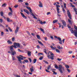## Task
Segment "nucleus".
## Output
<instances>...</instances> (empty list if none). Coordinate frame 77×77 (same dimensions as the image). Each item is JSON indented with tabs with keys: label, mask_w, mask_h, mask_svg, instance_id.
I'll list each match as a JSON object with an SVG mask.
<instances>
[{
	"label": "nucleus",
	"mask_w": 77,
	"mask_h": 77,
	"mask_svg": "<svg viewBox=\"0 0 77 77\" xmlns=\"http://www.w3.org/2000/svg\"><path fill=\"white\" fill-rule=\"evenodd\" d=\"M55 68H56V69H59V71L60 72V73L62 74L63 73V71H65V69H64V67H63L61 65H59V67L58 66L56 65V64H55L54 65ZM62 69L63 71H62Z\"/></svg>",
	"instance_id": "1"
},
{
	"label": "nucleus",
	"mask_w": 77,
	"mask_h": 77,
	"mask_svg": "<svg viewBox=\"0 0 77 77\" xmlns=\"http://www.w3.org/2000/svg\"><path fill=\"white\" fill-rule=\"evenodd\" d=\"M48 59H51V60H53L54 59V54L52 53V52L49 51V53H48Z\"/></svg>",
	"instance_id": "2"
},
{
	"label": "nucleus",
	"mask_w": 77,
	"mask_h": 77,
	"mask_svg": "<svg viewBox=\"0 0 77 77\" xmlns=\"http://www.w3.org/2000/svg\"><path fill=\"white\" fill-rule=\"evenodd\" d=\"M17 48L16 46H14V45H12L10 46V51L11 52V54H12L13 56L14 54H16V52L14 50L13 48Z\"/></svg>",
	"instance_id": "3"
},
{
	"label": "nucleus",
	"mask_w": 77,
	"mask_h": 77,
	"mask_svg": "<svg viewBox=\"0 0 77 77\" xmlns=\"http://www.w3.org/2000/svg\"><path fill=\"white\" fill-rule=\"evenodd\" d=\"M74 28L75 30H74V33L75 36L77 38V27L75 25H74Z\"/></svg>",
	"instance_id": "4"
},
{
	"label": "nucleus",
	"mask_w": 77,
	"mask_h": 77,
	"mask_svg": "<svg viewBox=\"0 0 77 77\" xmlns=\"http://www.w3.org/2000/svg\"><path fill=\"white\" fill-rule=\"evenodd\" d=\"M26 8L28 9L29 11H30V12L31 13V15L34 16V15H33V14L32 12V10L31 8L29 6H26Z\"/></svg>",
	"instance_id": "5"
},
{
	"label": "nucleus",
	"mask_w": 77,
	"mask_h": 77,
	"mask_svg": "<svg viewBox=\"0 0 77 77\" xmlns=\"http://www.w3.org/2000/svg\"><path fill=\"white\" fill-rule=\"evenodd\" d=\"M67 13L68 17L69 19H70V20H71V19H72V17H71V13H70L69 11V10L67 11Z\"/></svg>",
	"instance_id": "6"
},
{
	"label": "nucleus",
	"mask_w": 77,
	"mask_h": 77,
	"mask_svg": "<svg viewBox=\"0 0 77 77\" xmlns=\"http://www.w3.org/2000/svg\"><path fill=\"white\" fill-rule=\"evenodd\" d=\"M14 47H18V48H20V45L19 43H14Z\"/></svg>",
	"instance_id": "7"
},
{
	"label": "nucleus",
	"mask_w": 77,
	"mask_h": 77,
	"mask_svg": "<svg viewBox=\"0 0 77 77\" xmlns=\"http://www.w3.org/2000/svg\"><path fill=\"white\" fill-rule=\"evenodd\" d=\"M17 58L18 59V61L20 62V63H22V61H21V60H23V58H21V57H17Z\"/></svg>",
	"instance_id": "8"
},
{
	"label": "nucleus",
	"mask_w": 77,
	"mask_h": 77,
	"mask_svg": "<svg viewBox=\"0 0 77 77\" xmlns=\"http://www.w3.org/2000/svg\"><path fill=\"white\" fill-rule=\"evenodd\" d=\"M19 30V27H17L16 29L15 30V35H17L18 32Z\"/></svg>",
	"instance_id": "9"
},
{
	"label": "nucleus",
	"mask_w": 77,
	"mask_h": 77,
	"mask_svg": "<svg viewBox=\"0 0 77 77\" xmlns=\"http://www.w3.org/2000/svg\"><path fill=\"white\" fill-rule=\"evenodd\" d=\"M61 22H62V23L64 26L65 27L66 26V22H65V21L63 20H62Z\"/></svg>",
	"instance_id": "10"
},
{
	"label": "nucleus",
	"mask_w": 77,
	"mask_h": 77,
	"mask_svg": "<svg viewBox=\"0 0 77 77\" xmlns=\"http://www.w3.org/2000/svg\"><path fill=\"white\" fill-rule=\"evenodd\" d=\"M20 14H21V15L22 17H23V18H25V19H27V17H25V16L24 15V14H23V13L21 12H20Z\"/></svg>",
	"instance_id": "11"
},
{
	"label": "nucleus",
	"mask_w": 77,
	"mask_h": 77,
	"mask_svg": "<svg viewBox=\"0 0 77 77\" xmlns=\"http://www.w3.org/2000/svg\"><path fill=\"white\" fill-rule=\"evenodd\" d=\"M39 4L38 5L41 8H42V7H43V6L42 5V2H39Z\"/></svg>",
	"instance_id": "12"
},
{
	"label": "nucleus",
	"mask_w": 77,
	"mask_h": 77,
	"mask_svg": "<svg viewBox=\"0 0 77 77\" xmlns=\"http://www.w3.org/2000/svg\"><path fill=\"white\" fill-rule=\"evenodd\" d=\"M7 43L8 44H9L10 45H11L12 44V42L11 40H8L7 41Z\"/></svg>",
	"instance_id": "13"
},
{
	"label": "nucleus",
	"mask_w": 77,
	"mask_h": 77,
	"mask_svg": "<svg viewBox=\"0 0 77 77\" xmlns=\"http://www.w3.org/2000/svg\"><path fill=\"white\" fill-rule=\"evenodd\" d=\"M30 71H31V72H34V70H33V66H32V67L30 68Z\"/></svg>",
	"instance_id": "14"
},
{
	"label": "nucleus",
	"mask_w": 77,
	"mask_h": 77,
	"mask_svg": "<svg viewBox=\"0 0 77 77\" xmlns=\"http://www.w3.org/2000/svg\"><path fill=\"white\" fill-rule=\"evenodd\" d=\"M23 11L25 12H26V13L28 15L29 14V11H27V10L23 9Z\"/></svg>",
	"instance_id": "15"
},
{
	"label": "nucleus",
	"mask_w": 77,
	"mask_h": 77,
	"mask_svg": "<svg viewBox=\"0 0 77 77\" xmlns=\"http://www.w3.org/2000/svg\"><path fill=\"white\" fill-rule=\"evenodd\" d=\"M7 20L8 22H11V21H12V20H10V19L9 18H7Z\"/></svg>",
	"instance_id": "16"
},
{
	"label": "nucleus",
	"mask_w": 77,
	"mask_h": 77,
	"mask_svg": "<svg viewBox=\"0 0 77 77\" xmlns=\"http://www.w3.org/2000/svg\"><path fill=\"white\" fill-rule=\"evenodd\" d=\"M69 30H70L72 33H74V30H73V29L71 28L70 29H69Z\"/></svg>",
	"instance_id": "17"
},
{
	"label": "nucleus",
	"mask_w": 77,
	"mask_h": 77,
	"mask_svg": "<svg viewBox=\"0 0 77 77\" xmlns=\"http://www.w3.org/2000/svg\"><path fill=\"white\" fill-rule=\"evenodd\" d=\"M38 41L39 44H40V45H42V46H43L44 44H42V42H41V41L39 40H38Z\"/></svg>",
	"instance_id": "18"
},
{
	"label": "nucleus",
	"mask_w": 77,
	"mask_h": 77,
	"mask_svg": "<svg viewBox=\"0 0 77 77\" xmlns=\"http://www.w3.org/2000/svg\"><path fill=\"white\" fill-rule=\"evenodd\" d=\"M28 56H31V52L30 51L28 52Z\"/></svg>",
	"instance_id": "19"
},
{
	"label": "nucleus",
	"mask_w": 77,
	"mask_h": 77,
	"mask_svg": "<svg viewBox=\"0 0 77 77\" xmlns=\"http://www.w3.org/2000/svg\"><path fill=\"white\" fill-rule=\"evenodd\" d=\"M11 40L12 42H14V41H15V37H12L11 38Z\"/></svg>",
	"instance_id": "20"
},
{
	"label": "nucleus",
	"mask_w": 77,
	"mask_h": 77,
	"mask_svg": "<svg viewBox=\"0 0 77 77\" xmlns=\"http://www.w3.org/2000/svg\"><path fill=\"white\" fill-rule=\"evenodd\" d=\"M47 50L46 49H44L43 50V51L44 52V53H45L46 54H47Z\"/></svg>",
	"instance_id": "21"
},
{
	"label": "nucleus",
	"mask_w": 77,
	"mask_h": 77,
	"mask_svg": "<svg viewBox=\"0 0 77 77\" xmlns=\"http://www.w3.org/2000/svg\"><path fill=\"white\" fill-rule=\"evenodd\" d=\"M51 49H52V50H55L56 49V47L54 48L53 46L52 45L51 46Z\"/></svg>",
	"instance_id": "22"
},
{
	"label": "nucleus",
	"mask_w": 77,
	"mask_h": 77,
	"mask_svg": "<svg viewBox=\"0 0 77 77\" xmlns=\"http://www.w3.org/2000/svg\"><path fill=\"white\" fill-rule=\"evenodd\" d=\"M58 21L57 20H54L53 21V23L54 24V23H57Z\"/></svg>",
	"instance_id": "23"
},
{
	"label": "nucleus",
	"mask_w": 77,
	"mask_h": 77,
	"mask_svg": "<svg viewBox=\"0 0 77 77\" xmlns=\"http://www.w3.org/2000/svg\"><path fill=\"white\" fill-rule=\"evenodd\" d=\"M37 38L38 39H41V37H40V36L39 35H37Z\"/></svg>",
	"instance_id": "24"
},
{
	"label": "nucleus",
	"mask_w": 77,
	"mask_h": 77,
	"mask_svg": "<svg viewBox=\"0 0 77 77\" xmlns=\"http://www.w3.org/2000/svg\"><path fill=\"white\" fill-rule=\"evenodd\" d=\"M63 5H64V8L65 9H66V3H63Z\"/></svg>",
	"instance_id": "25"
},
{
	"label": "nucleus",
	"mask_w": 77,
	"mask_h": 77,
	"mask_svg": "<svg viewBox=\"0 0 77 77\" xmlns=\"http://www.w3.org/2000/svg\"><path fill=\"white\" fill-rule=\"evenodd\" d=\"M61 6V8L62 9H64V7H63V5H62V3H61L60 4Z\"/></svg>",
	"instance_id": "26"
},
{
	"label": "nucleus",
	"mask_w": 77,
	"mask_h": 77,
	"mask_svg": "<svg viewBox=\"0 0 77 77\" xmlns=\"http://www.w3.org/2000/svg\"><path fill=\"white\" fill-rule=\"evenodd\" d=\"M40 30H41V31H42V32H43V33H45V32H44V29H42V28H40Z\"/></svg>",
	"instance_id": "27"
},
{
	"label": "nucleus",
	"mask_w": 77,
	"mask_h": 77,
	"mask_svg": "<svg viewBox=\"0 0 77 77\" xmlns=\"http://www.w3.org/2000/svg\"><path fill=\"white\" fill-rule=\"evenodd\" d=\"M51 68V66L49 65L47 68V69H48V70H49L50 68Z\"/></svg>",
	"instance_id": "28"
},
{
	"label": "nucleus",
	"mask_w": 77,
	"mask_h": 77,
	"mask_svg": "<svg viewBox=\"0 0 77 77\" xmlns=\"http://www.w3.org/2000/svg\"><path fill=\"white\" fill-rule=\"evenodd\" d=\"M74 11H75V13L76 14H77V8H74Z\"/></svg>",
	"instance_id": "29"
},
{
	"label": "nucleus",
	"mask_w": 77,
	"mask_h": 77,
	"mask_svg": "<svg viewBox=\"0 0 77 77\" xmlns=\"http://www.w3.org/2000/svg\"><path fill=\"white\" fill-rule=\"evenodd\" d=\"M65 66L66 68H69V66L67 65L66 64Z\"/></svg>",
	"instance_id": "30"
},
{
	"label": "nucleus",
	"mask_w": 77,
	"mask_h": 77,
	"mask_svg": "<svg viewBox=\"0 0 77 77\" xmlns=\"http://www.w3.org/2000/svg\"><path fill=\"white\" fill-rule=\"evenodd\" d=\"M33 16L32 15V16L33 18H35V19H36V20H37V19H38L37 18V17H36V16H35V15L33 14Z\"/></svg>",
	"instance_id": "31"
},
{
	"label": "nucleus",
	"mask_w": 77,
	"mask_h": 77,
	"mask_svg": "<svg viewBox=\"0 0 77 77\" xmlns=\"http://www.w3.org/2000/svg\"><path fill=\"white\" fill-rule=\"evenodd\" d=\"M70 4L72 8H75V6H74V5H72V3H70Z\"/></svg>",
	"instance_id": "32"
},
{
	"label": "nucleus",
	"mask_w": 77,
	"mask_h": 77,
	"mask_svg": "<svg viewBox=\"0 0 77 77\" xmlns=\"http://www.w3.org/2000/svg\"><path fill=\"white\" fill-rule=\"evenodd\" d=\"M36 62V59H35L33 60V63H35Z\"/></svg>",
	"instance_id": "33"
},
{
	"label": "nucleus",
	"mask_w": 77,
	"mask_h": 77,
	"mask_svg": "<svg viewBox=\"0 0 77 77\" xmlns=\"http://www.w3.org/2000/svg\"><path fill=\"white\" fill-rule=\"evenodd\" d=\"M8 29L10 31V32H12V29H11V28L10 27H8Z\"/></svg>",
	"instance_id": "34"
},
{
	"label": "nucleus",
	"mask_w": 77,
	"mask_h": 77,
	"mask_svg": "<svg viewBox=\"0 0 77 77\" xmlns=\"http://www.w3.org/2000/svg\"><path fill=\"white\" fill-rule=\"evenodd\" d=\"M43 62L46 64H48V62L45 60H44Z\"/></svg>",
	"instance_id": "35"
},
{
	"label": "nucleus",
	"mask_w": 77,
	"mask_h": 77,
	"mask_svg": "<svg viewBox=\"0 0 77 77\" xmlns=\"http://www.w3.org/2000/svg\"><path fill=\"white\" fill-rule=\"evenodd\" d=\"M9 9L10 10L11 12H12V13H13V11H12V8H11L9 7Z\"/></svg>",
	"instance_id": "36"
},
{
	"label": "nucleus",
	"mask_w": 77,
	"mask_h": 77,
	"mask_svg": "<svg viewBox=\"0 0 77 77\" xmlns=\"http://www.w3.org/2000/svg\"><path fill=\"white\" fill-rule=\"evenodd\" d=\"M68 21L70 24H72V22H71V20H70L69 19H68Z\"/></svg>",
	"instance_id": "37"
},
{
	"label": "nucleus",
	"mask_w": 77,
	"mask_h": 77,
	"mask_svg": "<svg viewBox=\"0 0 77 77\" xmlns=\"http://www.w3.org/2000/svg\"><path fill=\"white\" fill-rule=\"evenodd\" d=\"M57 39H58L59 41H62V39H61V38H60V37H58L57 38Z\"/></svg>",
	"instance_id": "38"
},
{
	"label": "nucleus",
	"mask_w": 77,
	"mask_h": 77,
	"mask_svg": "<svg viewBox=\"0 0 77 77\" xmlns=\"http://www.w3.org/2000/svg\"><path fill=\"white\" fill-rule=\"evenodd\" d=\"M19 56H20V57H22L21 58H23V59H26V57H23V55H20Z\"/></svg>",
	"instance_id": "39"
},
{
	"label": "nucleus",
	"mask_w": 77,
	"mask_h": 77,
	"mask_svg": "<svg viewBox=\"0 0 77 77\" xmlns=\"http://www.w3.org/2000/svg\"><path fill=\"white\" fill-rule=\"evenodd\" d=\"M56 51L57 53H60V51L59 49H56Z\"/></svg>",
	"instance_id": "40"
},
{
	"label": "nucleus",
	"mask_w": 77,
	"mask_h": 77,
	"mask_svg": "<svg viewBox=\"0 0 77 77\" xmlns=\"http://www.w3.org/2000/svg\"><path fill=\"white\" fill-rule=\"evenodd\" d=\"M12 60H15V57L12 56Z\"/></svg>",
	"instance_id": "41"
},
{
	"label": "nucleus",
	"mask_w": 77,
	"mask_h": 77,
	"mask_svg": "<svg viewBox=\"0 0 77 77\" xmlns=\"http://www.w3.org/2000/svg\"><path fill=\"white\" fill-rule=\"evenodd\" d=\"M12 15V14L11 12H9L8 13V15H9V16H11Z\"/></svg>",
	"instance_id": "42"
},
{
	"label": "nucleus",
	"mask_w": 77,
	"mask_h": 77,
	"mask_svg": "<svg viewBox=\"0 0 77 77\" xmlns=\"http://www.w3.org/2000/svg\"><path fill=\"white\" fill-rule=\"evenodd\" d=\"M1 16H2H2H3V12L1 11Z\"/></svg>",
	"instance_id": "43"
},
{
	"label": "nucleus",
	"mask_w": 77,
	"mask_h": 77,
	"mask_svg": "<svg viewBox=\"0 0 77 77\" xmlns=\"http://www.w3.org/2000/svg\"><path fill=\"white\" fill-rule=\"evenodd\" d=\"M57 48L58 49H59V50H60V46L59 45H58L57 46Z\"/></svg>",
	"instance_id": "44"
},
{
	"label": "nucleus",
	"mask_w": 77,
	"mask_h": 77,
	"mask_svg": "<svg viewBox=\"0 0 77 77\" xmlns=\"http://www.w3.org/2000/svg\"><path fill=\"white\" fill-rule=\"evenodd\" d=\"M39 59L40 60H42V59H43V57H40L39 58Z\"/></svg>",
	"instance_id": "45"
},
{
	"label": "nucleus",
	"mask_w": 77,
	"mask_h": 77,
	"mask_svg": "<svg viewBox=\"0 0 77 77\" xmlns=\"http://www.w3.org/2000/svg\"><path fill=\"white\" fill-rule=\"evenodd\" d=\"M57 8H60V5H56Z\"/></svg>",
	"instance_id": "46"
},
{
	"label": "nucleus",
	"mask_w": 77,
	"mask_h": 77,
	"mask_svg": "<svg viewBox=\"0 0 77 77\" xmlns=\"http://www.w3.org/2000/svg\"><path fill=\"white\" fill-rule=\"evenodd\" d=\"M54 73L53 74H55V75H56L57 74V72H55V71H52Z\"/></svg>",
	"instance_id": "47"
},
{
	"label": "nucleus",
	"mask_w": 77,
	"mask_h": 77,
	"mask_svg": "<svg viewBox=\"0 0 77 77\" xmlns=\"http://www.w3.org/2000/svg\"><path fill=\"white\" fill-rule=\"evenodd\" d=\"M14 7L15 8H17L18 7V5H15Z\"/></svg>",
	"instance_id": "48"
},
{
	"label": "nucleus",
	"mask_w": 77,
	"mask_h": 77,
	"mask_svg": "<svg viewBox=\"0 0 77 77\" xmlns=\"http://www.w3.org/2000/svg\"><path fill=\"white\" fill-rule=\"evenodd\" d=\"M57 60H58V61H60V60H62V59H60L59 58H57Z\"/></svg>",
	"instance_id": "49"
},
{
	"label": "nucleus",
	"mask_w": 77,
	"mask_h": 77,
	"mask_svg": "<svg viewBox=\"0 0 77 77\" xmlns=\"http://www.w3.org/2000/svg\"><path fill=\"white\" fill-rule=\"evenodd\" d=\"M45 71L47 72H50V71H48V70L47 69H45Z\"/></svg>",
	"instance_id": "50"
},
{
	"label": "nucleus",
	"mask_w": 77,
	"mask_h": 77,
	"mask_svg": "<svg viewBox=\"0 0 77 77\" xmlns=\"http://www.w3.org/2000/svg\"><path fill=\"white\" fill-rule=\"evenodd\" d=\"M50 14H51V13H50V12H48L47 13V15H50Z\"/></svg>",
	"instance_id": "51"
},
{
	"label": "nucleus",
	"mask_w": 77,
	"mask_h": 77,
	"mask_svg": "<svg viewBox=\"0 0 77 77\" xmlns=\"http://www.w3.org/2000/svg\"><path fill=\"white\" fill-rule=\"evenodd\" d=\"M29 60L30 63H31V62H32V59H31L30 58H29Z\"/></svg>",
	"instance_id": "52"
},
{
	"label": "nucleus",
	"mask_w": 77,
	"mask_h": 77,
	"mask_svg": "<svg viewBox=\"0 0 77 77\" xmlns=\"http://www.w3.org/2000/svg\"><path fill=\"white\" fill-rule=\"evenodd\" d=\"M1 35V36L3 35H4V32H2Z\"/></svg>",
	"instance_id": "53"
},
{
	"label": "nucleus",
	"mask_w": 77,
	"mask_h": 77,
	"mask_svg": "<svg viewBox=\"0 0 77 77\" xmlns=\"http://www.w3.org/2000/svg\"><path fill=\"white\" fill-rule=\"evenodd\" d=\"M72 51H69V54H72Z\"/></svg>",
	"instance_id": "54"
},
{
	"label": "nucleus",
	"mask_w": 77,
	"mask_h": 77,
	"mask_svg": "<svg viewBox=\"0 0 77 77\" xmlns=\"http://www.w3.org/2000/svg\"><path fill=\"white\" fill-rule=\"evenodd\" d=\"M67 70L68 71V72H70V70L69 69H67Z\"/></svg>",
	"instance_id": "55"
},
{
	"label": "nucleus",
	"mask_w": 77,
	"mask_h": 77,
	"mask_svg": "<svg viewBox=\"0 0 77 77\" xmlns=\"http://www.w3.org/2000/svg\"><path fill=\"white\" fill-rule=\"evenodd\" d=\"M25 5L26 6H29V3H25Z\"/></svg>",
	"instance_id": "56"
},
{
	"label": "nucleus",
	"mask_w": 77,
	"mask_h": 77,
	"mask_svg": "<svg viewBox=\"0 0 77 77\" xmlns=\"http://www.w3.org/2000/svg\"><path fill=\"white\" fill-rule=\"evenodd\" d=\"M24 62H26V63H27L28 62V60H24Z\"/></svg>",
	"instance_id": "57"
},
{
	"label": "nucleus",
	"mask_w": 77,
	"mask_h": 77,
	"mask_svg": "<svg viewBox=\"0 0 77 77\" xmlns=\"http://www.w3.org/2000/svg\"><path fill=\"white\" fill-rule=\"evenodd\" d=\"M40 23L41 24H43V22L42 21H41L40 22Z\"/></svg>",
	"instance_id": "58"
},
{
	"label": "nucleus",
	"mask_w": 77,
	"mask_h": 77,
	"mask_svg": "<svg viewBox=\"0 0 77 77\" xmlns=\"http://www.w3.org/2000/svg\"><path fill=\"white\" fill-rule=\"evenodd\" d=\"M62 10L63 12L64 13H65L66 11H65V9H63Z\"/></svg>",
	"instance_id": "59"
},
{
	"label": "nucleus",
	"mask_w": 77,
	"mask_h": 77,
	"mask_svg": "<svg viewBox=\"0 0 77 77\" xmlns=\"http://www.w3.org/2000/svg\"><path fill=\"white\" fill-rule=\"evenodd\" d=\"M0 22L2 23V22H3V19H0Z\"/></svg>",
	"instance_id": "60"
},
{
	"label": "nucleus",
	"mask_w": 77,
	"mask_h": 77,
	"mask_svg": "<svg viewBox=\"0 0 77 77\" xmlns=\"http://www.w3.org/2000/svg\"><path fill=\"white\" fill-rule=\"evenodd\" d=\"M58 24L59 26V27H61V23H59Z\"/></svg>",
	"instance_id": "61"
},
{
	"label": "nucleus",
	"mask_w": 77,
	"mask_h": 77,
	"mask_svg": "<svg viewBox=\"0 0 77 77\" xmlns=\"http://www.w3.org/2000/svg\"><path fill=\"white\" fill-rule=\"evenodd\" d=\"M27 33H28V35H30V32H29L27 31Z\"/></svg>",
	"instance_id": "62"
},
{
	"label": "nucleus",
	"mask_w": 77,
	"mask_h": 77,
	"mask_svg": "<svg viewBox=\"0 0 77 77\" xmlns=\"http://www.w3.org/2000/svg\"><path fill=\"white\" fill-rule=\"evenodd\" d=\"M50 38H51L52 39H53V36H50Z\"/></svg>",
	"instance_id": "63"
},
{
	"label": "nucleus",
	"mask_w": 77,
	"mask_h": 77,
	"mask_svg": "<svg viewBox=\"0 0 77 77\" xmlns=\"http://www.w3.org/2000/svg\"><path fill=\"white\" fill-rule=\"evenodd\" d=\"M77 42H75V45H77Z\"/></svg>",
	"instance_id": "64"
}]
</instances>
